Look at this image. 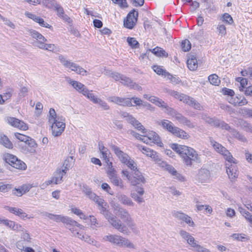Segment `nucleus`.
<instances>
[{
    "label": "nucleus",
    "mask_w": 252,
    "mask_h": 252,
    "mask_svg": "<svg viewBox=\"0 0 252 252\" xmlns=\"http://www.w3.org/2000/svg\"><path fill=\"white\" fill-rule=\"evenodd\" d=\"M104 241H108L119 247H126L134 249V245L127 238L120 235L109 234L103 237Z\"/></svg>",
    "instance_id": "1"
},
{
    "label": "nucleus",
    "mask_w": 252,
    "mask_h": 252,
    "mask_svg": "<svg viewBox=\"0 0 252 252\" xmlns=\"http://www.w3.org/2000/svg\"><path fill=\"white\" fill-rule=\"evenodd\" d=\"M120 114L121 117L126 118V121L128 123L131 124L135 128L138 130H141L142 131V132L143 133V135H142L140 140L146 144H148L149 142H150L147 135V131L146 130V129L139 121H138L131 115L126 112H121Z\"/></svg>",
    "instance_id": "2"
},
{
    "label": "nucleus",
    "mask_w": 252,
    "mask_h": 252,
    "mask_svg": "<svg viewBox=\"0 0 252 252\" xmlns=\"http://www.w3.org/2000/svg\"><path fill=\"white\" fill-rule=\"evenodd\" d=\"M185 150L182 151L181 157L183 162L188 167H191L193 162L199 163L200 162V158L197 152L191 147L186 146Z\"/></svg>",
    "instance_id": "3"
},
{
    "label": "nucleus",
    "mask_w": 252,
    "mask_h": 252,
    "mask_svg": "<svg viewBox=\"0 0 252 252\" xmlns=\"http://www.w3.org/2000/svg\"><path fill=\"white\" fill-rule=\"evenodd\" d=\"M165 92L175 98L183 101V102L193 107L194 109L200 110L202 108L201 105L197 102L194 98L189 97L187 95L180 94L178 92L174 91L168 89H165Z\"/></svg>",
    "instance_id": "4"
},
{
    "label": "nucleus",
    "mask_w": 252,
    "mask_h": 252,
    "mask_svg": "<svg viewBox=\"0 0 252 252\" xmlns=\"http://www.w3.org/2000/svg\"><path fill=\"white\" fill-rule=\"evenodd\" d=\"M58 60L64 67L70 69L72 71L76 72L77 74L79 75L83 76H86L87 75V71L85 69L74 63L72 62L70 60H67L64 56L60 54L58 56Z\"/></svg>",
    "instance_id": "5"
},
{
    "label": "nucleus",
    "mask_w": 252,
    "mask_h": 252,
    "mask_svg": "<svg viewBox=\"0 0 252 252\" xmlns=\"http://www.w3.org/2000/svg\"><path fill=\"white\" fill-rule=\"evenodd\" d=\"M44 216L57 222H62L63 223L66 224L67 226H68V225L76 226L80 229H82L84 227L83 225L79 224L75 220L66 216H63L60 215H54L48 212H45Z\"/></svg>",
    "instance_id": "6"
},
{
    "label": "nucleus",
    "mask_w": 252,
    "mask_h": 252,
    "mask_svg": "<svg viewBox=\"0 0 252 252\" xmlns=\"http://www.w3.org/2000/svg\"><path fill=\"white\" fill-rule=\"evenodd\" d=\"M106 219L113 227L120 232L127 235L129 233L127 227L113 214H106Z\"/></svg>",
    "instance_id": "7"
},
{
    "label": "nucleus",
    "mask_w": 252,
    "mask_h": 252,
    "mask_svg": "<svg viewBox=\"0 0 252 252\" xmlns=\"http://www.w3.org/2000/svg\"><path fill=\"white\" fill-rule=\"evenodd\" d=\"M210 142L214 150L222 155L225 159L229 163H237L236 159L232 157L231 153L224 147L214 140H211Z\"/></svg>",
    "instance_id": "8"
},
{
    "label": "nucleus",
    "mask_w": 252,
    "mask_h": 252,
    "mask_svg": "<svg viewBox=\"0 0 252 252\" xmlns=\"http://www.w3.org/2000/svg\"><path fill=\"white\" fill-rule=\"evenodd\" d=\"M3 159L6 163L16 169L25 170L27 167L26 164L23 161L10 154H5L3 155Z\"/></svg>",
    "instance_id": "9"
},
{
    "label": "nucleus",
    "mask_w": 252,
    "mask_h": 252,
    "mask_svg": "<svg viewBox=\"0 0 252 252\" xmlns=\"http://www.w3.org/2000/svg\"><path fill=\"white\" fill-rule=\"evenodd\" d=\"M109 170L107 174L111 183L115 186L120 187L121 189H124V186L122 180L116 174V171L112 167V163L108 164Z\"/></svg>",
    "instance_id": "10"
},
{
    "label": "nucleus",
    "mask_w": 252,
    "mask_h": 252,
    "mask_svg": "<svg viewBox=\"0 0 252 252\" xmlns=\"http://www.w3.org/2000/svg\"><path fill=\"white\" fill-rule=\"evenodd\" d=\"M202 118L206 123L211 125L212 126H214V127H220L225 130H229L230 129V126L228 124L224 121H220L217 118H211L207 116H204Z\"/></svg>",
    "instance_id": "11"
},
{
    "label": "nucleus",
    "mask_w": 252,
    "mask_h": 252,
    "mask_svg": "<svg viewBox=\"0 0 252 252\" xmlns=\"http://www.w3.org/2000/svg\"><path fill=\"white\" fill-rule=\"evenodd\" d=\"M51 124L52 134L54 136H60L64 131L65 127L64 119L63 117H59L57 122Z\"/></svg>",
    "instance_id": "12"
},
{
    "label": "nucleus",
    "mask_w": 252,
    "mask_h": 252,
    "mask_svg": "<svg viewBox=\"0 0 252 252\" xmlns=\"http://www.w3.org/2000/svg\"><path fill=\"white\" fill-rule=\"evenodd\" d=\"M138 16V12L133 9L127 14L126 19H125L124 26L129 29H132L137 22Z\"/></svg>",
    "instance_id": "13"
},
{
    "label": "nucleus",
    "mask_w": 252,
    "mask_h": 252,
    "mask_svg": "<svg viewBox=\"0 0 252 252\" xmlns=\"http://www.w3.org/2000/svg\"><path fill=\"white\" fill-rule=\"evenodd\" d=\"M6 121L10 126L21 130H26L28 129V126L26 123L15 117H7Z\"/></svg>",
    "instance_id": "14"
},
{
    "label": "nucleus",
    "mask_w": 252,
    "mask_h": 252,
    "mask_svg": "<svg viewBox=\"0 0 252 252\" xmlns=\"http://www.w3.org/2000/svg\"><path fill=\"white\" fill-rule=\"evenodd\" d=\"M172 215L178 220L185 222L190 226H193L194 225V223L192 220L191 218L182 212L174 211L172 212Z\"/></svg>",
    "instance_id": "15"
},
{
    "label": "nucleus",
    "mask_w": 252,
    "mask_h": 252,
    "mask_svg": "<svg viewBox=\"0 0 252 252\" xmlns=\"http://www.w3.org/2000/svg\"><path fill=\"white\" fill-rule=\"evenodd\" d=\"M14 135L17 139L21 142H24L31 148H35L37 147L35 140L30 137L17 132L15 133Z\"/></svg>",
    "instance_id": "16"
},
{
    "label": "nucleus",
    "mask_w": 252,
    "mask_h": 252,
    "mask_svg": "<svg viewBox=\"0 0 252 252\" xmlns=\"http://www.w3.org/2000/svg\"><path fill=\"white\" fill-rule=\"evenodd\" d=\"M110 147L122 163L125 164L126 162H127V160L130 158L127 154L121 151L118 147L115 145H111Z\"/></svg>",
    "instance_id": "17"
},
{
    "label": "nucleus",
    "mask_w": 252,
    "mask_h": 252,
    "mask_svg": "<svg viewBox=\"0 0 252 252\" xmlns=\"http://www.w3.org/2000/svg\"><path fill=\"white\" fill-rule=\"evenodd\" d=\"M210 173L208 170L201 168L198 170L196 179L201 183L208 182L210 180Z\"/></svg>",
    "instance_id": "18"
},
{
    "label": "nucleus",
    "mask_w": 252,
    "mask_h": 252,
    "mask_svg": "<svg viewBox=\"0 0 252 252\" xmlns=\"http://www.w3.org/2000/svg\"><path fill=\"white\" fill-rule=\"evenodd\" d=\"M114 212L117 216L124 220L125 222L126 220H130V215L126 209L119 206H116L114 208Z\"/></svg>",
    "instance_id": "19"
},
{
    "label": "nucleus",
    "mask_w": 252,
    "mask_h": 252,
    "mask_svg": "<svg viewBox=\"0 0 252 252\" xmlns=\"http://www.w3.org/2000/svg\"><path fill=\"white\" fill-rule=\"evenodd\" d=\"M99 150L107 164H109V157L110 152L107 148L105 147L102 141L98 142V143Z\"/></svg>",
    "instance_id": "20"
},
{
    "label": "nucleus",
    "mask_w": 252,
    "mask_h": 252,
    "mask_svg": "<svg viewBox=\"0 0 252 252\" xmlns=\"http://www.w3.org/2000/svg\"><path fill=\"white\" fill-rule=\"evenodd\" d=\"M140 183L144 184L145 180L142 173L137 169L134 171L131 184L133 186H136Z\"/></svg>",
    "instance_id": "21"
},
{
    "label": "nucleus",
    "mask_w": 252,
    "mask_h": 252,
    "mask_svg": "<svg viewBox=\"0 0 252 252\" xmlns=\"http://www.w3.org/2000/svg\"><path fill=\"white\" fill-rule=\"evenodd\" d=\"M4 208L9 212L14 214L16 216H18L22 219L24 220L25 218H28V215L20 208L11 207L9 206H5Z\"/></svg>",
    "instance_id": "22"
},
{
    "label": "nucleus",
    "mask_w": 252,
    "mask_h": 252,
    "mask_svg": "<svg viewBox=\"0 0 252 252\" xmlns=\"http://www.w3.org/2000/svg\"><path fill=\"white\" fill-rule=\"evenodd\" d=\"M176 120L178 121L180 124L186 126L190 128H194L196 126L195 123L192 122L190 120L188 119L181 114L177 117Z\"/></svg>",
    "instance_id": "23"
},
{
    "label": "nucleus",
    "mask_w": 252,
    "mask_h": 252,
    "mask_svg": "<svg viewBox=\"0 0 252 252\" xmlns=\"http://www.w3.org/2000/svg\"><path fill=\"white\" fill-rule=\"evenodd\" d=\"M176 120L178 121L180 124L186 126L190 128H194L196 126L195 123L192 122L190 120L188 119L181 114L177 117Z\"/></svg>",
    "instance_id": "24"
},
{
    "label": "nucleus",
    "mask_w": 252,
    "mask_h": 252,
    "mask_svg": "<svg viewBox=\"0 0 252 252\" xmlns=\"http://www.w3.org/2000/svg\"><path fill=\"white\" fill-rule=\"evenodd\" d=\"M116 197L119 201L125 205L132 207L134 205L130 198L123 193H119Z\"/></svg>",
    "instance_id": "25"
},
{
    "label": "nucleus",
    "mask_w": 252,
    "mask_h": 252,
    "mask_svg": "<svg viewBox=\"0 0 252 252\" xmlns=\"http://www.w3.org/2000/svg\"><path fill=\"white\" fill-rule=\"evenodd\" d=\"M227 100L230 103L234 106H243L248 103V101L244 97L238 96L235 97H230L229 99H227Z\"/></svg>",
    "instance_id": "26"
},
{
    "label": "nucleus",
    "mask_w": 252,
    "mask_h": 252,
    "mask_svg": "<svg viewBox=\"0 0 252 252\" xmlns=\"http://www.w3.org/2000/svg\"><path fill=\"white\" fill-rule=\"evenodd\" d=\"M147 135L150 140V142L156 144L159 147H162L163 146V143L161 142L159 137L155 132L153 131H150L147 133Z\"/></svg>",
    "instance_id": "27"
},
{
    "label": "nucleus",
    "mask_w": 252,
    "mask_h": 252,
    "mask_svg": "<svg viewBox=\"0 0 252 252\" xmlns=\"http://www.w3.org/2000/svg\"><path fill=\"white\" fill-rule=\"evenodd\" d=\"M226 166L227 168L226 172L230 180H232L237 178L238 175V173L236 169L235 166L232 164L229 165V163H226Z\"/></svg>",
    "instance_id": "28"
},
{
    "label": "nucleus",
    "mask_w": 252,
    "mask_h": 252,
    "mask_svg": "<svg viewBox=\"0 0 252 252\" xmlns=\"http://www.w3.org/2000/svg\"><path fill=\"white\" fill-rule=\"evenodd\" d=\"M0 144L3 146L4 147L12 149L13 147L12 143L10 141L9 139L3 133L0 132Z\"/></svg>",
    "instance_id": "29"
},
{
    "label": "nucleus",
    "mask_w": 252,
    "mask_h": 252,
    "mask_svg": "<svg viewBox=\"0 0 252 252\" xmlns=\"http://www.w3.org/2000/svg\"><path fill=\"white\" fill-rule=\"evenodd\" d=\"M158 125L161 126L164 129L171 133L175 127V126H174L171 122L167 120H163L158 122Z\"/></svg>",
    "instance_id": "30"
},
{
    "label": "nucleus",
    "mask_w": 252,
    "mask_h": 252,
    "mask_svg": "<svg viewBox=\"0 0 252 252\" xmlns=\"http://www.w3.org/2000/svg\"><path fill=\"white\" fill-rule=\"evenodd\" d=\"M65 174V169H59L57 170L53 176V180H55V184H58L63 182V176Z\"/></svg>",
    "instance_id": "31"
},
{
    "label": "nucleus",
    "mask_w": 252,
    "mask_h": 252,
    "mask_svg": "<svg viewBox=\"0 0 252 252\" xmlns=\"http://www.w3.org/2000/svg\"><path fill=\"white\" fill-rule=\"evenodd\" d=\"M172 134L182 139H188L189 137V134L185 131L177 126H175Z\"/></svg>",
    "instance_id": "32"
},
{
    "label": "nucleus",
    "mask_w": 252,
    "mask_h": 252,
    "mask_svg": "<svg viewBox=\"0 0 252 252\" xmlns=\"http://www.w3.org/2000/svg\"><path fill=\"white\" fill-rule=\"evenodd\" d=\"M141 149L142 153L144 154H145L147 156L151 158L154 160H157V158L158 155L156 151L146 147H142Z\"/></svg>",
    "instance_id": "33"
},
{
    "label": "nucleus",
    "mask_w": 252,
    "mask_h": 252,
    "mask_svg": "<svg viewBox=\"0 0 252 252\" xmlns=\"http://www.w3.org/2000/svg\"><path fill=\"white\" fill-rule=\"evenodd\" d=\"M85 194L91 200H93L97 204H100L102 203L101 198L96 195L94 192H93L91 189L87 192Z\"/></svg>",
    "instance_id": "34"
},
{
    "label": "nucleus",
    "mask_w": 252,
    "mask_h": 252,
    "mask_svg": "<svg viewBox=\"0 0 252 252\" xmlns=\"http://www.w3.org/2000/svg\"><path fill=\"white\" fill-rule=\"evenodd\" d=\"M187 242L191 247L193 248L194 250L198 252L200 251V250L202 249V247L198 244L197 241L195 240L194 238L191 235L189 238V239L187 240Z\"/></svg>",
    "instance_id": "35"
},
{
    "label": "nucleus",
    "mask_w": 252,
    "mask_h": 252,
    "mask_svg": "<svg viewBox=\"0 0 252 252\" xmlns=\"http://www.w3.org/2000/svg\"><path fill=\"white\" fill-rule=\"evenodd\" d=\"M148 51L152 52L154 54L158 57H166L168 56L167 53H166L162 48L159 47H156L153 50L149 49Z\"/></svg>",
    "instance_id": "36"
},
{
    "label": "nucleus",
    "mask_w": 252,
    "mask_h": 252,
    "mask_svg": "<svg viewBox=\"0 0 252 252\" xmlns=\"http://www.w3.org/2000/svg\"><path fill=\"white\" fill-rule=\"evenodd\" d=\"M227 130L231 133L233 136L237 139L238 140L244 142L247 141L246 137L240 133L239 132L236 131L234 128H232V127H230V129Z\"/></svg>",
    "instance_id": "37"
},
{
    "label": "nucleus",
    "mask_w": 252,
    "mask_h": 252,
    "mask_svg": "<svg viewBox=\"0 0 252 252\" xmlns=\"http://www.w3.org/2000/svg\"><path fill=\"white\" fill-rule=\"evenodd\" d=\"M74 226H75L68 225V226H67V227L72 232L75 237H78L81 240H84L85 241H87V239H88L87 236L85 237L79 231H77L76 229L74 228Z\"/></svg>",
    "instance_id": "38"
},
{
    "label": "nucleus",
    "mask_w": 252,
    "mask_h": 252,
    "mask_svg": "<svg viewBox=\"0 0 252 252\" xmlns=\"http://www.w3.org/2000/svg\"><path fill=\"white\" fill-rule=\"evenodd\" d=\"M49 122L51 123H55L57 122L59 117H63L62 116H57L55 110L53 108H50L49 112Z\"/></svg>",
    "instance_id": "39"
},
{
    "label": "nucleus",
    "mask_w": 252,
    "mask_h": 252,
    "mask_svg": "<svg viewBox=\"0 0 252 252\" xmlns=\"http://www.w3.org/2000/svg\"><path fill=\"white\" fill-rule=\"evenodd\" d=\"M41 3L48 8L54 9L58 3L55 0H43Z\"/></svg>",
    "instance_id": "40"
},
{
    "label": "nucleus",
    "mask_w": 252,
    "mask_h": 252,
    "mask_svg": "<svg viewBox=\"0 0 252 252\" xmlns=\"http://www.w3.org/2000/svg\"><path fill=\"white\" fill-rule=\"evenodd\" d=\"M101 200H102V203L100 204H97L100 207L99 210L101 214H103L105 218H106V214H112L110 212H109L106 208L107 203L104 201L103 199L101 198Z\"/></svg>",
    "instance_id": "41"
},
{
    "label": "nucleus",
    "mask_w": 252,
    "mask_h": 252,
    "mask_svg": "<svg viewBox=\"0 0 252 252\" xmlns=\"http://www.w3.org/2000/svg\"><path fill=\"white\" fill-rule=\"evenodd\" d=\"M186 146L180 145L176 143L172 144L171 145V148L177 153H178L180 156V157H181L182 155V151L185 150V148H186Z\"/></svg>",
    "instance_id": "42"
},
{
    "label": "nucleus",
    "mask_w": 252,
    "mask_h": 252,
    "mask_svg": "<svg viewBox=\"0 0 252 252\" xmlns=\"http://www.w3.org/2000/svg\"><path fill=\"white\" fill-rule=\"evenodd\" d=\"M208 80L210 83L215 86H219L220 83L218 76L216 74H211L209 76Z\"/></svg>",
    "instance_id": "43"
},
{
    "label": "nucleus",
    "mask_w": 252,
    "mask_h": 252,
    "mask_svg": "<svg viewBox=\"0 0 252 252\" xmlns=\"http://www.w3.org/2000/svg\"><path fill=\"white\" fill-rule=\"evenodd\" d=\"M131 101V99H130V98L120 97V100H119L118 105H122L124 106L130 107L132 106V104Z\"/></svg>",
    "instance_id": "44"
},
{
    "label": "nucleus",
    "mask_w": 252,
    "mask_h": 252,
    "mask_svg": "<svg viewBox=\"0 0 252 252\" xmlns=\"http://www.w3.org/2000/svg\"><path fill=\"white\" fill-rule=\"evenodd\" d=\"M187 63L189 68L190 70H195L198 67L197 59L187 60Z\"/></svg>",
    "instance_id": "45"
},
{
    "label": "nucleus",
    "mask_w": 252,
    "mask_h": 252,
    "mask_svg": "<svg viewBox=\"0 0 252 252\" xmlns=\"http://www.w3.org/2000/svg\"><path fill=\"white\" fill-rule=\"evenodd\" d=\"M127 42L132 48L136 49L139 47V43L134 37H127Z\"/></svg>",
    "instance_id": "46"
},
{
    "label": "nucleus",
    "mask_w": 252,
    "mask_h": 252,
    "mask_svg": "<svg viewBox=\"0 0 252 252\" xmlns=\"http://www.w3.org/2000/svg\"><path fill=\"white\" fill-rule=\"evenodd\" d=\"M181 48L183 51H189L191 48V44L188 39H185L182 41L181 43Z\"/></svg>",
    "instance_id": "47"
},
{
    "label": "nucleus",
    "mask_w": 252,
    "mask_h": 252,
    "mask_svg": "<svg viewBox=\"0 0 252 252\" xmlns=\"http://www.w3.org/2000/svg\"><path fill=\"white\" fill-rule=\"evenodd\" d=\"M153 68L155 72L158 75H164L165 77L166 76V74L168 73L165 70L163 69L161 66L158 65H154Z\"/></svg>",
    "instance_id": "48"
},
{
    "label": "nucleus",
    "mask_w": 252,
    "mask_h": 252,
    "mask_svg": "<svg viewBox=\"0 0 252 252\" xmlns=\"http://www.w3.org/2000/svg\"><path fill=\"white\" fill-rule=\"evenodd\" d=\"M34 21L39 23V24L42 27L49 29L51 28V26L46 23L43 19L40 18V17L36 16V17L35 18V19L34 20Z\"/></svg>",
    "instance_id": "49"
},
{
    "label": "nucleus",
    "mask_w": 252,
    "mask_h": 252,
    "mask_svg": "<svg viewBox=\"0 0 252 252\" xmlns=\"http://www.w3.org/2000/svg\"><path fill=\"white\" fill-rule=\"evenodd\" d=\"M166 109V112L170 115L171 116L174 117L176 120L177 119V117H178L179 115H180V113H178L177 111L174 110V109L169 107L168 106H167Z\"/></svg>",
    "instance_id": "50"
},
{
    "label": "nucleus",
    "mask_w": 252,
    "mask_h": 252,
    "mask_svg": "<svg viewBox=\"0 0 252 252\" xmlns=\"http://www.w3.org/2000/svg\"><path fill=\"white\" fill-rule=\"evenodd\" d=\"M67 81L77 91H78L81 87H82L83 84L79 82L72 80L70 78Z\"/></svg>",
    "instance_id": "51"
},
{
    "label": "nucleus",
    "mask_w": 252,
    "mask_h": 252,
    "mask_svg": "<svg viewBox=\"0 0 252 252\" xmlns=\"http://www.w3.org/2000/svg\"><path fill=\"white\" fill-rule=\"evenodd\" d=\"M121 82L124 85L130 88L131 86H132L133 81L131 80V79L124 75L123 76Z\"/></svg>",
    "instance_id": "52"
},
{
    "label": "nucleus",
    "mask_w": 252,
    "mask_h": 252,
    "mask_svg": "<svg viewBox=\"0 0 252 252\" xmlns=\"http://www.w3.org/2000/svg\"><path fill=\"white\" fill-rule=\"evenodd\" d=\"M92 92V91H89L85 96L87 97L90 101L95 104L97 102L99 98L97 96L94 95Z\"/></svg>",
    "instance_id": "53"
},
{
    "label": "nucleus",
    "mask_w": 252,
    "mask_h": 252,
    "mask_svg": "<svg viewBox=\"0 0 252 252\" xmlns=\"http://www.w3.org/2000/svg\"><path fill=\"white\" fill-rule=\"evenodd\" d=\"M221 93L224 95H227L229 97L227 99H229L230 97H233L235 94V93L233 90L226 88H223L221 90Z\"/></svg>",
    "instance_id": "54"
},
{
    "label": "nucleus",
    "mask_w": 252,
    "mask_h": 252,
    "mask_svg": "<svg viewBox=\"0 0 252 252\" xmlns=\"http://www.w3.org/2000/svg\"><path fill=\"white\" fill-rule=\"evenodd\" d=\"M30 33H31V36L33 38H35L36 39L38 40V41H39L41 39L42 40H44V37L41 34H40V33H39L38 32H37V31H36L35 30L31 31Z\"/></svg>",
    "instance_id": "55"
},
{
    "label": "nucleus",
    "mask_w": 252,
    "mask_h": 252,
    "mask_svg": "<svg viewBox=\"0 0 252 252\" xmlns=\"http://www.w3.org/2000/svg\"><path fill=\"white\" fill-rule=\"evenodd\" d=\"M95 104H98L104 110H108L110 109V107L107 103L99 98Z\"/></svg>",
    "instance_id": "56"
},
{
    "label": "nucleus",
    "mask_w": 252,
    "mask_h": 252,
    "mask_svg": "<svg viewBox=\"0 0 252 252\" xmlns=\"http://www.w3.org/2000/svg\"><path fill=\"white\" fill-rule=\"evenodd\" d=\"M166 75V77H167V78L169 79L171 82L174 84H178L181 82L179 78L172 76L168 72Z\"/></svg>",
    "instance_id": "57"
},
{
    "label": "nucleus",
    "mask_w": 252,
    "mask_h": 252,
    "mask_svg": "<svg viewBox=\"0 0 252 252\" xmlns=\"http://www.w3.org/2000/svg\"><path fill=\"white\" fill-rule=\"evenodd\" d=\"M13 221L7 220V219H2L0 218V224H2L3 225L10 228L11 229L12 225L13 224Z\"/></svg>",
    "instance_id": "58"
},
{
    "label": "nucleus",
    "mask_w": 252,
    "mask_h": 252,
    "mask_svg": "<svg viewBox=\"0 0 252 252\" xmlns=\"http://www.w3.org/2000/svg\"><path fill=\"white\" fill-rule=\"evenodd\" d=\"M222 21L225 22L228 24H231L233 22L232 17L228 13H224L222 17Z\"/></svg>",
    "instance_id": "59"
},
{
    "label": "nucleus",
    "mask_w": 252,
    "mask_h": 252,
    "mask_svg": "<svg viewBox=\"0 0 252 252\" xmlns=\"http://www.w3.org/2000/svg\"><path fill=\"white\" fill-rule=\"evenodd\" d=\"M131 197L138 203H141L144 202V198L138 195L137 193H131L130 194Z\"/></svg>",
    "instance_id": "60"
},
{
    "label": "nucleus",
    "mask_w": 252,
    "mask_h": 252,
    "mask_svg": "<svg viewBox=\"0 0 252 252\" xmlns=\"http://www.w3.org/2000/svg\"><path fill=\"white\" fill-rule=\"evenodd\" d=\"M125 164H126L129 168H130L133 171H135L136 170H137V167L136 166V163L133 160L131 159L130 158H129L127 160V162H126Z\"/></svg>",
    "instance_id": "61"
},
{
    "label": "nucleus",
    "mask_w": 252,
    "mask_h": 252,
    "mask_svg": "<svg viewBox=\"0 0 252 252\" xmlns=\"http://www.w3.org/2000/svg\"><path fill=\"white\" fill-rule=\"evenodd\" d=\"M220 108L221 109L226 111L229 114H231L234 113V109L231 106L225 105L224 104H220Z\"/></svg>",
    "instance_id": "62"
},
{
    "label": "nucleus",
    "mask_w": 252,
    "mask_h": 252,
    "mask_svg": "<svg viewBox=\"0 0 252 252\" xmlns=\"http://www.w3.org/2000/svg\"><path fill=\"white\" fill-rule=\"evenodd\" d=\"M217 30L219 32V34L221 36L225 35L226 34V28L223 25H219L217 27Z\"/></svg>",
    "instance_id": "63"
},
{
    "label": "nucleus",
    "mask_w": 252,
    "mask_h": 252,
    "mask_svg": "<svg viewBox=\"0 0 252 252\" xmlns=\"http://www.w3.org/2000/svg\"><path fill=\"white\" fill-rule=\"evenodd\" d=\"M242 113L244 116L252 118V109L244 108L242 109Z\"/></svg>",
    "instance_id": "64"
}]
</instances>
